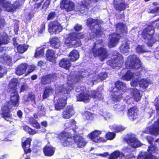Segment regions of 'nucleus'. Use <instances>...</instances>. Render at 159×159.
Listing matches in <instances>:
<instances>
[{
    "mask_svg": "<svg viewBox=\"0 0 159 159\" xmlns=\"http://www.w3.org/2000/svg\"><path fill=\"white\" fill-rule=\"evenodd\" d=\"M55 151V148L50 146H46L43 149L44 153L45 155L47 156L50 157L52 156Z\"/></svg>",
    "mask_w": 159,
    "mask_h": 159,
    "instance_id": "cd10ccee",
    "label": "nucleus"
},
{
    "mask_svg": "<svg viewBox=\"0 0 159 159\" xmlns=\"http://www.w3.org/2000/svg\"><path fill=\"white\" fill-rule=\"evenodd\" d=\"M102 23V21L98 19L96 20L91 18H89L87 20V24L88 26L93 32L89 34V37H86L83 33L77 34L75 33L71 34L69 36L64 39V43L66 46L68 48L73 47H77L81 45V41L80 40V39L84 38L85 41L89 39L94 38L96 36H101L103 34V32L101 30L99 25Z\"/></svg>",
    "mask_w": 159,
    "mask_h": 159,
    "instance_id": "f257e3e1",
    "label": "nucleus"
},
{
    "mask_svg": "<svg viewBox=\"0 0 159 159\" xmlns=\"http://www.w3.org/2000/svg\"><path fill=\"white\" fill-rule=\"evenodd\" d=\"M18 80L16 79H13L11 80L9 82V88L11 89L9 91L10 92L16 90V87L18 83Z\"/></svg>",
    "mask_w": 159,
    "mask_h": 159,
    "instance_id": "f704fd0d",
    "label": "nucleus"
},
{
    "mask_svg": "<svg viewBox=\"0 0 159 159\" xmlns=\"http://www.w3.org/2000/svg\"><path fill=\"white\" fill-rule=\"evenodd\" d=\"M20 5L19 3L18 2H16L14 5H12L10 2L5 1V0H0V11L1 10V6L3 8L4 10L11 12L19 7ZM4 22L3 19L0 18V28L4 26Z\"/></svg>",
    "mask_w": 159,
    "mask_h": 159,
    "instance_id": "0eeeda50",
    "label": "nucleus"
},
{
    "mask_svg": "<svg viewBox=\"0 0 159 159\" xmlns=\"http://www.w3.org/2000/svg\"><path fill=\"white\" fill-rule=\"evenodd\" d=\"M120 36L116 33H114L110 35L108 45L110 47H114L118 43Z\"/></svg>",
    "mask_w": 159,
    "mask_h": 159,
    "instance_id": "a211bd4d",
    "label": "nucleus"
},
{
    "mask_svg": "<svg viewBox=\"0 0 159 159\" xmlns=\"http://www.w3.org/2000/svg\"><path fill=\"white\" fill-rule=\"evenodd\" d=\"M114 7L117 10L120 11L124 10L126 7L127 5H126L122 2H119L116 4V0H114Z\"/></svg>",
    "mask_w": 159,
    "mask_h": 159,
    "instance_id": "58836bf2",
    "label": "nucleus"
},
{
    "mask_svg": "<svg viewBox=\"0 0 159 159\" xmlns=\"http://www.w3.org/2000/svg\"><path fill=\"white\" fill-rule=\"evenodd\" d=\"M27 99H25V100L26 102H29L31 101L32 103V105L33 106L35 107L36 105V102L35 99V97L34 94L32 93H29L28 95L27 96Z\"/></svg>",
    "mask_w": 159,
    "mask_h": 159,
    "instance_id": "a19ab883",
    "label": "nucleus"
},
{
    "mask_svg": "<svg viewBox=\"0 0 159 159\" xmlns=\"http://www.w3.org/2000/svg\"><path fill=\"white\" fill-rule=\"evenodd\" d=\"M122 150L125 152H130L131 151L129 147L128 146L124 147Z\"/></svg>",
    "mask_w": 159,
    "mask_h": 159,
    "instance_id": "338daca9",
    "label": "nucleus"
},
{
    "mask_svg": "<svg viewBox=\"0 0 159 159\" xmlns=\"http://www.w3.org/2000/svg\"><path fill=\"white\" fill-rule=\"evenodd\" d=\"M124 157V154L122 152L119 151H114L111 154L109 157V159H116L118 157L122 158Z\"/></svg>",
    "mask_w": 159,
    "mask_h": 159,
    "instance_id": "473e14b6",
    "label": "nucleus"
},
{
    "mask_svg": "<svg viewBox=\"0 0 159 159\" xmlns=\"http://www.w3.org/2000/svg\"><path fill=\"white\" fill-rule=\"evenodd\" d=\"M76 122L73 120H72L70 121H67L66 122L65 124V127L66 128H70V129H72L73 131L76 132L77 131L76 126L75 125Z\"/></svg>",
    "mask_w": 159,
    "mask_h": 159,
    "instance_id": "c756f323",
    "label": "nucleus"
},
{
    "mask_svg": "<svg viewBox=\"0 0 159 159\" xmlns=\"http://www.w3.org/2000/svg\"><path fill=\"white\" fill-rule=\"evenodd\" d=\"M46 56L48 60L55 63V60L56 57L55 53L53 50H48L47 52Z\"/></svg>",
    "mask_w": 159,
    "mask_h": 159,
    "instance_id": "bb28decb",
    "label": "nucleus"
},
{
    "mask_svg": "<svg viewBox=\"0 0 159 159\" xmlns=\"http://www.w3.org/2000/svg\"><path fill=\"white\" fill-rule=\"evenodd\" d=\"M115 135L116 134L114 133L109 132L106 134V136L108 139L112 140L114 138Z\"/></svg>",
    "mask_w": 159,
    "mask_h": 159,
    "instance_id": "5fc2aeb1",
    "label": "nucleus"
},
{
    "mask_svg": "<svg viewBox=\"0 0 159 159\" xmlns=\"http://www.w3.org/2000/svg\"><path fill=\"white\" fill-rule=\"evenodd\" d=\"M59 65L60 66L64 68L68 69L70 67L71 64L67 58H63L60 61Z\"/></svg>",
    "mask_w": 159,
    "mask_h": 159,
    "instance_id": "7c9ffc66",
    "label": "nucleus"
},
{
    "mask_svg": "<svg viewBox=\"0 0 159 159\" xmlns=\"http://www.w3.org/2000/svg\"><path fill=\"white\" fill-rule=\"evenodd\" d=\"M107 76V74L105 72H102L100 73L98 76L96 75H93L91 77L93 78L91 80V82L89 83L91 86H93L94 84V83L95 81H99L105 79Z\"/></svg>",
    "mask_w": 159,
    "mask_h": 159,
    "instance_id": "6ab92c4d",
    "label": "nucleus"
},
{
    "mask_svg": "<svg viewBox=\"0 0 159 159\" xmlns=\"http://www.w3.org/2000/svg\"><path fill=\"white\" fill-rule=\"evenodd\" d=\"M32 139L30 138H27L26 140L22 143V147L25 152L26 154L31 152L30 148V143Z\"/></svg>",
    "mask_w": 159,
    "mask_h": 159,
    "instance_id": "a878e982",
    "label": "nucleus"
},
{
    "mask_svg": "<svg viewBox=\"0 0 159 159\" xmlns=\"http://www.w3.org/2000/svg\"><path fill=\"white\" fill-rule=\"evenodd\" d=\"M102 116L104 117L106 120H107L110 118L111 117V114L109 113H107L106 112L103 113Z\"/></svg>",
    "mask_w": 159,
    "mask_h": 159,
    "instance_id": "bf43d9fd",
    "label": "nucleus"
},
{
    "mask_svg": "<svg viewBox=\"0 0 159 159\" xmlns=\"http://www.w3.org/2000/svg\"><path fill=\"white\" fill-rule=\"evenodd\" d=\"M28 48V46L26 44H21L19 45L17 48L18 52L20 53H23L25 52Z\"/></svg>",
    "mask_w": 159,
    "mask_h": 159,
    "instance_id": "37998d69",
    "label": "nucleus"
},
{
    "mask_svg": "<svg viewBox=\"0 0 159 159\" xmlns=\"http://www.w3.org/2000/svg\"><path fill=\"white\" fill-rule=\"evenodd\" d=\"M45 24L43 23L41 26L40 29L39 31V34H42L45 30Z\"/></svg>",
    "mask_w": 159,
    "mask_h": 159,
    "instance_id": "e2e57ef3",
    "label": "nucleus"
},
{
    "mask_svg": "<svg viewBox=\"0 0 159 159\" xmlns=\"http://www.w3.org/2000/svg\"><path fill=\"white\" fill-rule=\"evenodd\" d=\"M158 11H159V8L156 7L153 9L152 10L150 11V13H157Z\"/></svg>",
    "mask_w": 159,
    "mask_h": 159,
    "instance_id": "774afa93",
    "label": "nucleus"
},
{
    "mask_svg": "<svg viewBox=\"0 0 159 159\" xmlns=\"http://www.w3.org/2000/svg\"><path fill=\"white\" fill-rule=\"evenodd\" d=\"M156 148L155 146L152 145L149 146L148 152H141L138 156V159H158L154 156H152V154L156 150Z\"/></svg>",
    "mask_w": 159,
    "mask_h": 159,
    "instance_id": "f8f14e48",
    "label": "nucleus"
},
{
    "mask_svg": "<svg viewBox=\"0 0 159 159\" xmlns=\"http://www.w3.org/2000/svg\"><path fill=\"white\" fill-rule=\"evenodd\" d=\"M84 116L87 120H92L93 118L94 115L89 112H85Z\"/></svg>",
    "mask_w": 159,
    "mask_h": 159,
    "instance_id": "3c124183",
    "label": "nucleus"
},
{
    "mask_svg": "<svg viewBox=\"0 0 159 159\" xmlns=\"http://www.w3.org/2000/svg\"><path fill=\"white\" fill-rule=\"evenodd\" d=\"M50 2L49 0L46 1L44 3V4L42 7V8H44L45 9H46L49 6Z\"/></svg>",
    "mask_w": 159,
    "mask_h": 159,
    "instance_id": "680f3d73",
    "label": "nucleus"
},
{
    "mask_svg": "<svg viewBox=\"0 0 159 159\" xmlns=\"http://www.w3.org/2000/svg\"><path fill=\"white\" fill-rule=\"evenodd\" d=\"M27 68L26 63L21 64L18 66L16 69V74L18 75H21L24 74Z\"/></svg>",
    "mask_w": 159,
    "mask_h": 159,
    "instance_id": "b1692460",
    "label": "nucleus"
},
{
    "mask_svg": "<svg viewBox=\"0 0 159 159\" xmlns=\"http://www.w3.org/2000/svg\"><path fill=\"white\" fill-rule=\"evenodd\" d=\"M11 101L7 103L1 108V114L3 117L8 121L6 119L10 118L11 115L10 113L12 106H17L19 105V95L16 90L11 92Z\"/></svg>",
    "mask_w": 159,
    "mask_h": 159,
    "instance_id": "39448f33",
    "label": "nucleus"
},
{
    "mask_svg": "<svg viewBox=\"0 0 159 159\" xmlns=\"http://www.w3.org/2000/svg\"><path fill=\"white\" fill-rule=\"evenodd\" d=\"M57 77L55 74H49L42 77L41 82L43 84L50 83L51 81H55Z\"/></svg>",
    "mask_w": 159,
    "mask_h": 159,
    "instance_id": "412c9836",
    "label": "nucleus"
},
{
    "mask_svg": "<svg viewBox=\"0 0 159 159\" xmlns=\"http://www.w3.org/2000/svg\"><path fill=\"white\" fill-rule=\"evenodd\" d=\"M91 94L92 98L97 100L102 101L103 100L104 97L102 93L98 92L93 91L90 93Z\"/></svg>",
    "mask_w": 159,
    "mask_h": 159,
    "instance_id": "72a5a7b5",
    "label": "nucleus"
},
{
    "mask_svg": "<svg viewBox=\"0 0 159 159\" xmlns=\"http://www.w3.org/2000/svg\"><path fill=\"white\" fill-rule=\"evenodd\" d=\"M90 51L94 57H99L101 61L107 58L108 56V51L104 48L100 47L96 49L94 48L92 49Z\"/></svg>",
    "mask_w": 159,
    "mask_h": 159,
    "instance_id": "9d476101",
    "label": "nucleus"
},
{
    "mask_svg": "<svg viewBox=\"0 0 159 159\" xmlns=\"http://www.w3.org/2000/svg\"><path fill=\"white\" fill-rule=\"evenodd\" d=\"M156 107L157 113L159 114V103L156 104ZM142 133V136H143L144 133L150 134L155 135H158L159 134V119L153 124L146 128Z\"/></svg>",
    "mask_w": 159,
    "mask_h": 159,
    "instance_id": "6e6552de",
    "label": "nucleus"
},
{
    "mask_svg": "<svg viewBox=\"0 0 159 159\" xmlns=\"http://www.w3.org/2000/svg\"><path fill=\"white\" fill-rule=\"evenodd\" d=\"M51 46L53 48H57L60 46L61 42L57 38H53L50 41Z\"/></svg>",
    "mask_w": 159,
    "mask_h": 159,
    "instance_id": "4c0bfd02",
    "label": "nucleus"
},
{
    "mask_svg": "<svg viewBox=\"0 0 159 159\" xmlns=\"http://www.w3.org/2000/svg\"><path fill=\"white\" fill-rule=\"evenodd\" d=\"M82 26L80 25L77 24L74 27V29L76 31H79L82 29Z\"/></svg>",
    "mask_w": 159,
    "mask_h": 159,
    "instance_id": "0e129e2a",
    "label": "nucleus"
},
{
    "mask_svg": "<svg viewBox=\"0 0 159 159\" xmlns=\"http://www.w3.org/2000/svg\"><path fill=\"white\" fill-rule=\"evenodd\" d=\"M128 114L129 118L133 120L137 117L138 111L135 107L131 108L128 110Z\"/></svg>",
    "mask_w": 159,
    "mask_h": 159,
    "instance_id": "5701e85b",
    "label": "nucleus"
},
{
    "mask_svg": "<svg viewBox=\"0 0 159 159\" xmlns=\"http://www.w3.org/2000/svg\"><path fill=\"white\" fill-rule=\"evenodd\" d=\"M85 89V88L84 86H82L81 87H79L75 89V91L77 92H79L81 91H84Z\"/></svg>",
    "mask_w": 159,
    "mask_h": 159,
    "instance_id": "69168bd1",
    "label": "nucleus"
},
{
    "mask_svg": "<svg viewBox=\"0 0 159 159\" xmlns=\"http://www.w3.org/2000/svg\"><path fill=\"white\" fill-rule=\"evenodd\" d=\"M92 98L91 94H89L85 92H81L77 96V100L78 101H83L85 103L89 102Z\"/></svg>",
    "mask_w": 159,
    "mask_h": 159,
    "instance_id": "aec40b11",
    "label": "nucleus"
},
{
    "mask_svg": "<svg viewBox=\"0 0 159 159\" xmlns=\"http://www.w3.org/2000/svg\"><path fill=\"white\" fill-rule=\"evenodd\" d=\"M53 92V91L51 87H48L46 88L43 95V98H47L49 95L52 94Z\"/></svg>",
    "mask_w": 159,
    "mask_h": 159,
    "instance_id": "a18cd8bd",
    "label": "nucleus"
},
{
    "mask_svg": "<svg viewBox=\"0 0 159 159\" xmlns=\"http://www.w3.org/2000/svg\"><path fill=\"white\" fill-rule=\"evenodd\" d=\"M115 87L112 90L111 93V98L114 102L120 100L123 97L121 95V91L125 92L126 90V87L125 84L118 81L115 84Z\"/></svg>",
    "mask_w": 159,
    "mask_h": 159,
    "instance_id": "423d86ee",
    "label": "nucleus"
},
{
    "mask_svg": "<svg viewBox=\"0 0 159 159\" xmlns=\"http://www.w3.org/2000/svg\"><path fill=\"white\" fill-rule=\"evenodd\" d=\"M102 45L103 46L102 41V40H99L95 43L92 49L94 48H95V49H98L100 48V46Z\"/></svg>",
    "mask_w": 159,
    "mask_h": 159,
    "instance_id": "8fccbe9b",
    "label": "nucleus"
},
{
    "mask_svg": "<svg viewBox=\"0 0 159 159\" xmlns=\"http://www.w3.org/2000/svg\"><path fill=\"white\" fill-rule=\"evenodd\" d=\"M88 75V72L86 71L82 72L80 76H76L75 80L73 81H71V82L73 84L78 81L79 80H81L82 78L86 77ZM70 82V81H69L68 82L62 86L58 87L56 89V93L59 91L61 93H64L65 94L63 97V96H61V95L60 97H55L54 103L55 108L57 110H60L62 109L66 104L67 94L73 89V85Z\"/></svg>",
    "mask_w": 159,
    "mask_h": 159,
    "instance_id": "7ed1b4c3",
    "label": "nucleus"
},
{
    "mask_svg": "<svg viewBox=\"0 0 159 159\" xmlns=\"http://www.w3.org/2000/svg\"><path fill=\"white\" fill-rule=\"evenodd\" d=\"M27 67L28 68V72L30 73L35 69L36 66L34 65H27Z\"/></svg>",
    "mask_w": 159,
    "mask_h": 159,
    "instance_id": "6e6d98bb",
    "label": "nucleus"
},
{
    "mask_svg": "<svg viewBox=\"0 0 159 159\" xmlns=\"http://www.w3.org/2000/svg\"><path fill=\"white\" fill-rule=\"evenodd\" d=\"M48 31L51 34H56L61 32L62 28L57 21H51L49 23L48 25Z\"/></svg>",
    "mask_w": 159,
    "mask_h": 159,
    "instance_id": "ddd939ff",
    "label": "nucleus"
},
{
    "mask_svg": "<svg viewBox=\"0 0 159 159\" xmlns=\"http://www.w3.org/2000/svg\"><path fill=\"white\" fill-rule=\"evenodd\" d=\"M125 141L128 145L133 148H135L141 146V143L135 138L134 134H131L129 136Z\"/></svg>",
    "mask_w": 159,
    "mask_h": 159,
    "instance_id": "2eb2a0df",
    "label": "nucleus"
},
{
    "mask_svg": "<svg viewBox=\"0 0 159 159\" xmlns=\"http://www.w3.org/2000/svg\"><path fill=\"white\" fill-rule=\"evenodd\" d=\"M117 55H113L111 60H110L108 64L113 68L116 69H119L121 66L123 64V61L122 56L118 53H117Z\"/></svg>",
    "mask_w": 159,
    "mask_h": 159,
    "instance_id": "9b49d317",
    "label": "nucleus"
},
{
    "mask_svg": "<svg viewBox=\"0 0 159 159\" xmlns=\"http://www.w3.org/2000/svg\"><path fill=\"white\" fill-rule=\"evenodd\" d=\"M149 84V81L148 80L145 79H143L140 81L139 85L140 87L144 89L147 88Z\"/></svg>",
    "mask_w": 159,
    "mask_h": 159,
    "instance_id": "49530a36",
    "label": "nucleus"
},
{
    "mask_svg": "<svg viewBox=\"0 0 159 159\" xmlns=\"http://www.w3.org/2000/svg\"><path fill=\"white\" fill-rule=\"evenodd\" d=\"M116 31L117 34L120 35L121 34H126L127 32V28L126 26L122 23H118L116 25Z\"/></svg>",
    "mask_w": 159,
    "mask_h": 159,
    "instance_id": "4be33fe9",
    "label": "nucleus"
},
{
    "mask_svg": "<svg viewBox=\"0 0 159 159\" xmlns=\"http://www.w3.org/2000/svg\"><path fill=\"white\" fill-rule=\"evenodd\" d=\"M44 52V49L43 48H38L36 51L35 54V58H39L43 56Z\"/></svg>",
    "mask_w": 159,
    "mask_h": 159,
    "instance_id": "de8ad7c7",
    "label": "nucleus"
},
{
    "mask_svg": "<svg viewBox=\"0 0 159 159\" xmlns=\"http://www.w3.org/2000/svg\"><path fill=\"white\" fill-rule=\"evenodd\" d=\"M59 137L61 139V142L64 146H66L75 143L78 147L84 146L86 143L83 138L79 135H76L73 138L71 135L68 132L64 131L59 135Z\"/></svg>",
    "mask_w": 159,
    "mask_h": 159,
    "instance_id": "20e7f679",
    "label": "nucleus"
},
{
    "mask_svg": "<svg viewBox=\"0 0 159 159\" xmlns=\"http://www.w3.org/2000/svg\"><path fill=\"white\" fill-rule=\"evenodd\" d=\"M93 3V2H92L90 0H85L84 3H83L82 2V3L80 4V5L82 8L83 7H87L90 5H92Z\"/></svg>",
    "mask_w": 159,
    "mask_h": 159,
    "instance_id": "864d4df0",
    "label": "nucleus"
},
{
    "mask_svg": "<svg viewBox=\"0 0 159 159\" xmlns=\"http://www.w3.org/2000/svg\"><path fill=\"white\" fill-rule=\"evenodd\" d=\"M154 33V30L152 26L147 27L143 32L142 35L145 39H147L146 43L148 47L152 46L156 41L152 36Z\"/></svg>",
    "mask_w": 159,
    "mask_h": 159,
    "instance_id": "1a4fd4ad",
    "label": "nucleus"
},
{
    "mask_svg": "<svg viewBox=\"0 0 159 159\" xmlns=\"http://www.w3.org/2000/svg\"><path fill=\"white\" fill-rule=\"evenodd\" d=\"M75 112L72 106H68L62 114V117L65 119H69L73 116Z\"/></svg>",
    "mask_w": 159,
    "mask_h": 159,
    "instance_id": "dca6fc26",
    "label": "nucleus"
},
{
    "mask_svg": "<svg viewBox=\"0 0 159 159\" xmlns=\"http://www.w3.org/2000/svg\"><path fill=\"white\" fill-rule=\"evenodd\" d=\"M38 114L39 116L44 115L45 112V109L43 106H39L38 107Z\"/></svg>",
    "mask_w": 159,
    "mask_h": 159,
    "instance_id": "09e8293b",
    "label": "nucleus"
},
{
    "mask_svg": "<svg viewBox=\"0 0 159 159\" xmlns=\"http://www.w3.org/2000/svg\"><path fill=\"white\" fill-rule=\"evenodd\" d=\"M8 42V39L6 34L4 32L0 33V45L7 44Z\"/></svg>",
    "mask_w": 159,
    "mask_h": 159,
    "instance_id": "ea45409f",
    "label": "nucleus"
},
{
    "mask_svg": "<svg viewBox=\"0 0 159 159\" xmlns=\"http://www.w3.org/2000/svg\"><path fill=\"white\" fill-rule=\"evenodd\" d=\"M114 107L115 108L120 109V110L121 111H123L125 109V105H122L120 104L115 105Z\"/></svg>",
    "mask_w": 159,
    "mask_h": 159,
    "instance_id": "13d9d810",
    "label": "nucleus"
},
{
    "mask_svg": "<svg viewBox=\"0 0 159 159\" xmlns=\"http://www.w3.org/2000/svg\"><path fill=\"white\" fill-rule=\"evenodd\" d=\"M74 4L70 0H62L61 7L65 9L67 11L73 10L74 8Z\"/></svg>",
    "mask_w": 159,
    "mask_h": 159,
    "instance_id": "f3484780",
    "label": "nucleus"
},
{
    "mask_svg": "<svg viewBox=\"0 0 159 159\" xmlns=\"http://www.w3.org/2000/svg\"><path fill=\"white\" fill-rule=\"evenodd\" d=\"M79 57V54L78 51L74 50H72L69 54V58L72 61L77 60Z\"/></svg>",
    "mask_w": 159,
    "mask_h": 159,
    "instance_id": "2f4dec72",
    "label": "nucleus"
},
{
    "mask_svg": "<svg viewBox=\"0 0 159 159\" xmlns=\"http://www.w3.org/2000/svg\"><path fill=\"white\" fill-rule=\"evenodd\" d=\"M136 51L139 53H143L147 52V50L142 46H138L136 48Z\"/></svg>",
    "mask_w": 159,
    "mask_h": 159,
    "instance_id": "603ef678",
    "label": "nucleus"
},
{
    "mask_svg": "<svg viewBox=\"0 0 159 159\" xmlns=\"http://www.w3.org/2000/svg\"><path fill=\"white\" fill-rule=\"evenodd\" d=\"M133 98L136 101L138 102L140 100L142 95L139 90L136 89H132L131 91Z\"/></svg>",
    "mask_w": 159,
    "mask_h": 159,
    "instance_id": "c85d7f7f",
    "label": "nucleus"
},
{
    "mask_svg": "<svg viewBox=\"0 0 159 159\" xmlns=\"http://www.w3.org/2000/svg\"><path fill=\"white\" fill-rule=\"evenodd\" d=\"M6 70L0 66V78L3 77V74L6 72Z\"/></svg>",
    "mask_w": 159,
    "mask_h": 159,
    "instance_id": "052dcab7",
    "label": "nucleus"
},
{
    "mask_svg": "<svg viewBox=\"0 0 159 159\" xmlns=\"http://www.w3.org/2000/svg\"><path fill=\"white\" fill-rule=\"evenodd\" d=\"M56 16V14L55 12H51L48 15L47 17V20H48L53 19Z\"/></svg>",
    "mask_w": 159,
    "mask_h": 159,
    "instance_id": "4d7b16f0",
    "label": "nucleus"
},
{
    "mask_svg": "<svg viewBox=\"0 0 159 159\" xmlns=\"http://www.w3.org/2000/svg\"><path fill=\"white\" fill-rule=\"evenodd\" d=\"M34 118L31 117L30 119V123L36 129L40 128L39 124L37 121L36 119H38L37 115L34 114Z\"/></svg>",
    "mask_w": 159,
    "mask_h": 159,
    "instance_id": "e433bc0d",
    "label": "nucleus"
},
{
    "mask_svg": "<svg viewBox=\"0 0 159 159\" xmlns=\"http://www.w3.org/2000/svg\"><path fill=\"white\" fill-rule=\"evenodd\" d=\"M0 62L6 63L10 66L11 63V59L10 57L4 55L0 56Z\"/></svg>",
    "mask_w": 159,
    "mask_h": 159,
    "instance_id": "c9c22d12",
    "label": "nucleus"
},
{
    "mask_svg": "<svg viewBox=\"0 0 159 159\" xmlns=\"http://www.w3.org/2000/svg\"><path fill=\"white\" fill-rule=\"evenodd\" d=\"M101 134V132L100 131L95 130L89 134L88 137L93 141L95 143L105 142L106 139L102 137H99Z\"/></svg>",
    "mask_w": 159,
    "mask_h": 159,
    "instance_id": "4468645a",
    "label": "nucleus"
},
{
    "mask_svg": "<svg viewBox=\"0 0 159 159\" xmlns=\"http://www.w3.org/2000/svg\"><path fill=\"white\" fill-rule=\"evenodd\" d=\"M125 66L127 69H133L138 70V72L137 73H134L130 70L128 71L122 78L123 80L127 81L132 79L131 82V85L133 86H136L139 83V79L140 78V71L143 69L139 58L135 55L129 56L125 62Z\"/></svg>",
    "mask_w": 159,
    "mask_h": 159,
    "instance_id": "f03ea898",
    "label": "nucleus"
},
{
    "mask_svg": "<svg viewBox=\"0 0 159 159\" xmlns=\"http://www.w3.org/2000/svg\"><path fill=\"white\" fill-rule=\"evenodd\" d=\"M129 43L127 40L122 41L120 48V52L123 54H126L129 52Z\"/></svg>",
    "mask_w": 159,
    "mask_h": 159,
    "instance_id": "393cba45",
    "label": "nucleus"
},
{
    "mask_svg": "<svg viewBox=\"0 0 159 159\" xmlns=\"http://www.w3.org/2000/svg\"><path fill=\"white\" fill-rule=\"evenodd\" d=\"M23 129L24 130L27 132L29 134L32 135L39 133L40 131H41V130L38 131L33 130L29 127L27 125L24 126L23 127Z\"/></svg>",
    "mask_w": 159,
    "mask_h": 159,
    "instance_id": "c03bdc74",
    "label": "nucleus"
},
{
    "mask_svg": "<svg viewBox=\"0 0 159 159\" xmlns=\"http://www.w3.org/2000/svg\"><path fill=\"white\" fill-rule=\"evenodd\" d=\"M110 129L116 132H120L124 130L125 128L121 125H115L110 126Z\"/></svg>",
    "mask_w": 159,
    "mask_h": 159,
    "instance_id": "79ce46f5",
    "label": "nucleus"
}]
</instances>
